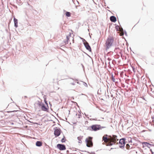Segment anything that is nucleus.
<instances>
[{
	"instance_id": "nucleus-3",
	"label": "nucleus",
	"mask_w": 154,
	"mask_h": 154,
	"mask_svg": "<svg viewBox=\"0 0 154 154\" xmlns=\"http://www.w3.org/2000/svg\"><path fill=\"white\" fill-rule=\"evenodd\" d=\"M92 138L91 137H88L85 140L86 143V146L88 147H92L93 146V143L92 141Z\"/></svg>"
},
{
	"instance_id": "nucleus-20",
	"label": "nucleus",
	"mask_w": 154,
	"mask_h": 154,
	"mask_svg": "<svg viewBox=\"0 0 154 154\" xmlns=\"http://www.w3.org/2000/svg\"><path fill=\"white\" fill-rule=\"evenodd\" d=\"M44 101H45V103L46 104V105H48V103H47V102L46 101V100H44Z\"/></svg>"
},
{
	"instance_id": "nucleus-12",
	"label": "nucleus",
	"mask_w": 154,
	"mask_h": 154,
	"mask_svg": "<svg viewBox=\"0 0 154 154\" xmlns=\"http://www.w3.org/2000/svg\"><path fill=\"white\" fill-rule=\"evenodd\" d=\"M14 26L16 27H18V20H17L16 19L15 17L14 19Z\"/></svg>"
},
{
	"instance_id": "nucleus-4",
	"label": "nucleus",
	"mask_w": 154,
	"mask_h": 154,
	"mask_svg": "<svg viewBox=\"0 0 154 154\" xmlns=\"http://www.w3.org/2000/svg\"><path fill=\"white\" fill-rule=\"evenodd\" d=\"M91 128L92 130L94 131L101 129L103 128V127H101L100 125H93L91 126Z\"/></svg>"
},
{
	"instance_id": "nucleus-1",
	"label": "nucleus",
	"mask_w": 154,
	"mask_h": 154,
	"mask_svg": "<svg viewBox=\"0 0 154 154\" xmlns=\"http://www.w3.org/2000/svg\"><path fill=\"white\" fill-rule=\"evenodd\" d=\"M102 140L107 146H111L116 143H118V141L116 136H110L107 134H105L103 136Z\"/></svg>"
},
{
	"instance_id": "nucleus-15",
	"label": "nucleus",
	"mask_w": 154,
	"mask_h": 154,
	"mask_svg": "<svg viewBox=\"0 0 154 154\" xmlns=\"http://www.w3.org/2000/svg\"><path fill=\"white\" fill-rule=\"evenodd\" d=\"M66 16L69 17L71 16V13L68 12H67L66 13Z\"/></svg>"
},
{
	"instance_id": "nucleus-19",
	"label": "nucleus",
	"mask_w": 154,
	"mask_h": 154,
	"mask_svg": "<svg viewBox=\"0 0 154 154\" xmlns=\"http://www.w3.org/2000/svg\"><path fill=\"white\" fill-rule=\"evenodd\" d=\"M120 31L121 32V35H123L124 34L123 32V29H120Z\"/></svg>"
},
{
	"instance_id": "nucleus-2",
	"label": "nucleus",
	"mask_w": 154,
	"mask_h": 154,
	"mask_svg": "<svg viewBox=\"0 0 154 154\" xmlns=\"http://www.w3.org/2000/svg\"><path fill=\"white\" fill-rule=\"evenodd\" d=\"M116 45V40L112 35H109L105 41L104 47L106 50Z\"/></svg>"
},
{
	"instance_id": "nucleus-7",
	"label": "nucleus",
	"mask_w": 154,
	"mask_h": 154,
	"mask_svg": "<svg viewBox=\"0 0 154 154\" xmlns=\"http://www.w3.org/2000/svg\"><path fill=\"white\" fill-rule=\"evenodd\" d=\"M42 109L44 111H48V107L47 105L42 104L41 107Z\"/></svg>"
},
{
	"instance_id": "nucleus-14",
	"label": "nucleus",
	"mask_w": 154,
	"mask_h": 154,
	"mask_svg": "<svg viewBox=\"0 0 154 154\" xmlns=\"http://www.w3.org/2000/svg\"><path fill=\"white\" fill-rule=\"evenodd\" d=\"M143 145V147H144L146 146H148L149 145H150V144L147 142H143L142 143Z\"/></svg>"
},
{
	"instance_id": "nucleus-10",
	"label": "nucleus",
	"mask_w": 154,
	"mask_h": 154,
	"mask_svg": "<svg viewBox=\"0 0 154 154\" xmlns=\"http://www.w3.org/2000/svg\"><path fill=\"white\" fill-rule=\"evenodd\" d=\"M83 136H80L77 137V139L78 140V143H79L81 144L82 143V140L83 139Z\"/></svg>"
},
{
	"instance_id": "nucleus-13",
	"label": "nucleus",
	"mask_w": 154,
	"mask_h": 154,
	"mask_svg": "<svg viewBox=\"0 0 154 154\" xmlns=\"http://www.w3.org/2000/svg\"><path fill=\"white\" fill-rule=\"evenodd\" d=\"M36 145L38 146H41L42 145V143L41 141H37L36 143Z\"/></svg>"
},
{
	"instance_id": "nucleus-18",
	"label": "nucleus",
	"mask_w": 154,
	"mask_h": 154,
	"mask_svg": "<svg viewBox=\"0 0 154 154\" xmlns=\"http://www.w3.org/2000/svg\"><path fill=\"white\" fill-rule=\"evenodd\" d=\"M112 79L113 82H115V79L113 77L112 75Z\"/></svg>"
},
{
	"instance_id": "nucleus-5",
	"label": "nucleus",
	"mask_w": 154,
	"mask_h": 154,
	"mask_svg": "<svg viewBox=\"0 0 154 154\" xmlns=\"http://www.w3.org/2000/svg\"><path fill=\"white\" fill-rule=\"evenodd\" d=\"M125 144V139L124 138H122L119 141V145L120 147L122 148L123 147Z\"/></svg>"
},
{
	"instance_id": "nucleus-6",
	"label": "nucleus",
	"mask_w": 154,
	"mask_h": 154,
	"mask_svg": "<svg viewBox=\"0 0 154 154\" xmlns=\"http://www.w3.org/2000/svg\"><path fill=\"white\" fill-rule=\"evenodd\" d=\"M57 147L60 150H63L66 149V147L65 145L61 144H58L57 145Z\"/></svg>"
},
{
	"instance_id": "nucleus-16",
	"label": "nucleus",
	"mask_w": 154,
	"mask_h": 154,
	"mask_svg": "<svg viewBox=\"0 0 154 154\" xmlns=\"http://www.w3.org/2000/svg\"><path fill=\"white\" fill-rule=\"evenodd\" d=\"M126 148L127 149H130V146L128 144H127L126 145Z\"/></svg>"
},
{
	"instance_id": "nucleus-8",
	"label": "nucleus",
	"mask_w": 154,
	"mask_h": 154,
	"mask_svg": "<svg viewBox=\"0 0 154 154\" xmlns=\"http://www.w3.org/2000/svg\"><path fill=\"white\" fill-rule=\"evenodd\" d=\"M84 45L86 48L88 50L90 51H91V48L90 45H89V44L87 42H86L84 43Z\"/></svg>"
},
{
	"instance_id": "nucleus-9",
	"label": "nucleus",
	"mask_w": 154,
	"mask_h": 154,
	"mask_svg": "<svg viewBox=\"0 0 154 154\" xmlns=\"http://www.w3.org/2000/svg\"><path fill=\"white\" fill-rule=\"evenodd\" d=\"M60 130L58 129H56L54 131V135L56 137L58 136L60 134Z\"/></svg>"
},
{
	"instance_id": "nucleus-17",
	"label": "nucleus",
	"mask_w": 154,
	"mask_h": 154,
	"mask_svg": "<svg viewBox=\"0 0 154 154\" xmlns=\"http://www.w3.org/2000/svg\"><path fill=\"white\" fill-rule=\"evenodd\" d=\"M66 141V139L65 138V137H63L61 140V141L62 143L65 142Z\"/></svg>"
},
{
	"instance_id": "nucleus-11",
	"label": "nucleus",
	"mask_w": 154,
	"mask_h": 154,
	"mask_svg": "<svg viewBox=\"0 0 154 154\" xmlns=\"http://www.w3.org/2000/svg\"><path fill=\"white\" fill-rule=\"evenodd\" d=\"M110 20L111 21L115 22L116 21V19L115 17L112 16L110 17Z\"/></svg>"
},
{
	"instance_id": "nucleus-21",
	"label": "nucleus",
	"mask_w": 154,
	"mask_h": 154,
	"mask_svg": "<svg viewBox=\"0 0 154 154\" xmlns=\"http://www.w3.org/2000/svg\"><path fill=\"white\" fill-rule=\"evenodd\" d=\"M152 119H153L152 121L153 122L154 121V115L152 117Z\"/></svg>"
}]
</instances>
